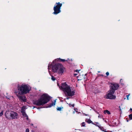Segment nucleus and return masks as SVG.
Segmentation results:
<instances>
[{"instance_id":"f257e3e1","label":"nucleus","mask_w":132,"mask_h":132,"mask_svg":"<svg viewBox=\"0 0 132 132\" xmlns=\"http://www.w3.org/2000/svg\"><path fill=\"white\" fill-rule=\"evenodd\" d=\"M110 89L108 91V93L105 96L106 98L109 99H115L116 98V96L113 95L115 92L116 90L118 89L119 87V85L117 83H110Z\"/></svg>"},{"instance_id":"f03ea898","label":"nucleus","mask_w":132,"mask_h":132,"mask_svg":"<svg viewBox=\"0 0 132 132\" xmlns=\"http://www.w3.org/2000/svg\"><path fill=\"white\" fill-rule=\"evenodd\" d=\"M50 100V97L47 94H43L41 97L37 100H34L33 104L37 106L44 105Z\"/></svg>"},{"instance_id":"7ed1b4c3","label":"nucleus","mask_w":132,"mask_h":132,"mask_svg":"<svg viewBox=\"0 0 132 132\" xmlns=\"http://www.w3.org/2000/svg\"><path fill=\"white\" fill-rule=\"evenodd\" d=\"M18 89L19 94L23 95L29 93L31 87L28 85L23 84L21 85H18Z\"/></svg>"},{"instance_id":"20e7f679","label":"nucleus","mask_w":132,"mask_h":132,"mask_svg":"<svg viewBox=\"0 0 132 132\" xmlns=\"http://www.w3.org/2000/svg\"><path fill=\"white\" fill-rule=\"evenodd\" d=\"M62 5V3H60V2L56 3L54 7L53 10L54 12L53 13V14L56 15L60 13L61 7Z\"/></svg>"},{"instance_id":"39448f33","label":"nucleus","mask_w":132,"mask_h":132,"mask_svg":"<svg viewBox=\"0 0 132 132\" xmlns=\"http://www.w3.org/2000/svg\"><path fill=\"white\" fill-rule=\"evenodd\" d=\"M75 91L74 90L71 91L70 88V87L69 89H67L65 93L66 95L72 97L75 95Z\"/></svg>"},{"instance_id":"423d86ee","label":"nucleus","mask_w":132,"mask_h":132,"mask_svg":"<svg viewBox=\"0 0 132 132\" xmlns=\"http://www.w3.org/2000/svg\"><path fill=\"white\" fill-rule=\"evenodd\" d=\"M61 87V89L65 93L67 89H69L70 87L65 82L62 84Z\"/></svg>"},{"instance_id":"0eeeda50","label":"nucleus","mask_w":132,"mask_h":132,"mask_svg":"<svg viewBox=\"0 0 132 132\" xmlns=\"http://www.w3.org/2000/svg\"><path fill=\"white\" fill-rule=\"evenodd\" d=\"M60 64L59 63H56L53 65L52 66V71L54 72H56L57 70H59L60 67L59 65H60Z\"/></svg>"},{"instance_id":"6e6552de","label":"nucleus","mask_w":132,"mask_h":132,"mask_svg":"<svg viewBox=\"0 0 132 132\" xmlns=\"http://www.w3.org/2000/svg\"><path fill=\"white\" fill-rule=\"evenodd\" d=\"M17 96L21 102H27V98L25 96L17 95Z\"/></svg>"},{"instance_id":"1a4fd4ad","label":"nucleus","mask_w":132,"mask_h":132,"mask_svg":"<svg viewBox=\"0 0 132 132\" xmlns=\"http://www.w3.org/2000/svg\"><path fill=\"white\" fill-rule=\"evenodd\" d=\"M59 71L58 73L59 74H61L63 73L64 72V70L65 69V68L63 67V66L62 64H60V65H59Z\"/></svg>"},{"instance_id":"9d476101","label":"nucleus","mask_w":132,"mask_h":132,"mask_svg":"<svg viewBox=\"0 0 132 132\" xmlns=\"http://www.w3.org/2000/svg\"><path fill=\"white\" fill-rule=\"evenodd\" d=\"M12 111H7L5 113V116L7 118L10 119L11 118V114Z\"/></svg>"},{"instance_id":"9b49d317","label":"nucleus","mask_w":132,"mask_h":132,"mask_svg":"<svg viewBox=\"0 0 132 132\" xmlns=\"http://www.w3.org/2000/svg\"><path fill=\"white\" fill-rule=\"evenodd\" d=\"M18 115V114L16 112L12 111L11 116V118L12 119H17Z\"/></svg>"},{"instance_id":"f8f14e48","label":"nucleus","mask_w":132,"mask_h":132,"mask_svg":"<svg viewBox=\"0 0 132 132\" xmlns=\"http://www.w3.org/2000/svg\"><path fill=\"white\" fill-rule=\"evenodd\" d=\"M86 74H85V75H80L78 76V80H82L83 79H84V80H86L87 78L86 77H85V76H86Z\"/></svg>"},{"instance_id":"ddd939ff","label":"nucleus","mask_w":132,"mask_h":132,"mask_svg":"<svg viewBox=\"0 0 132 132\" xmlns=\"http://www.w3.org/2000/svg\"><path fill=\"white\" fill-rule=\"evenodd\" d=\"M26 109V106H24L22 107L21 110V112L22 113V115L26 113L25 112V109Z\"/></svg>"},{"instance_id":"4468645a","label":"nucleus","mask_w":132,"mask_h":132,"mask_svg":"<svg viewBox=\"0 0 132 132\" xmlns=\"http://www.w3.org/2000/svg\"><path fill=\"white\" fill-rule=\"evenodd\" d=\"M55 102L54 103L52 102L51 103L48 105L47 108H50L51 107V106H53V105H55Z\"/></svg>"},{"instance_id":"2eb2a0df","label":"nucleus","mask_w":132,"mask_h":132,"mask_svg":"<svg viewBox=\"0 0 132 132\" xmlns=\"http://www.w3.org/2000/svg\"><path fill=\"white\" fill-rule=\"evenodd\" d=\"M104 114H106V113H107L108 114H110L111 113L110 111L107 110H106L104 111Z\"/></svg>"},{"instance_id":"dca6fc26","label":"nucleus","mask_w":132,"mask_h":132,"mask_svg":"<svg viewBox=\"0 0 132 132\" xmlns=\"http://www.w3.org/2000/svg\"><path fill=\"white\" fill-rule=\"evenodd\" d=\"M57 61L62 62H64L66 61V60L64 59H62L60 58L57 59Z\"/></svg>"},{"instance_id":"f3484780","label":"nucleus","mask_w":132,"mask_h":132,"mask_svg":"<svg viewBox=\"0 0 132 132\" xmlns=\"http://www.w3.org/2000/svg\"><path fill=\"white\" fill-rule=\"evenodd\" d=\"M86 122L89 124L93 123V122L89 119L86 120Z\"/></svg>"},{"instance_id":"a211bd4d","label":"nucleus","mask_w":132,"mask_h":132,"mask_svg":"<svg viewBox=\"0 0 132 132\" xmlns=\"http://www.w3.org/2000/svg\"><path fill=\"white\" fill-rule=\"evenodd\" d=\"M24 117H26V119L27 120L28 119V117L27 115V114H26V113H24L23 115H22Z\"/></svg>"},{"instance_id":"6ab92c4d","label":"nucleus","mask_w":132,"mask_h":132,"mask_svg":"<svg viewBox=\"0 0 132 132\" xmlns=\"http://www.w3.org/2000/svg\"><path fill=\"white\" fill-rule=\"evenodd\" d=\"M92 124H93V125H95L96 126H97L99 128H100L101 130H102V128H103V127H100L98 125H96V124H95L94 122H93V123H91Z\"/></svg>"},{"instance_id":"aec40b11","label":"nucleus","mask_w":132,"mask_h":132,"mask_svg":"<svg viewBox=\"0 0 132 132\" xmlns=\"http://www.w3.org/2000/svg\"><path fill=\"white\" fill-rule=\"evenodd\" d=\"M63 107H62V108H61V107H57V108H56V109L57 110H58L59 111H61L62 109H63Z\"/></svg>"},{"instance_id":"412c9836","label":"nucleus","mask_w":132,"mask_h":132,"mask_svg":"<svg viewBox=\"0 0 132 132\" xmlns=\"http://www.w3.org/2000/svg\"><path fill=\"white\" fill-rule=\"evenodd\" d=\"M67 104H68L69 105L70 107L72 106L73 107H74V106H75V104H70V103L68 104V103H67Z\"/></svg>"},{"instance_id":"4be33fe9","label":"nucleus","mask_w":132,"mask_h":132,"mask_svg":"<svg viewBox=\"0 0 132 132\" xmlns=\"http://www.w3.org/2000/svg\"><path fill=\"white\" fill-rule=\"evenodd\" d=\"M129 116L130 119L131 120H132V114H129Z\"/></svg>"},{"instance_id":"5701e85b","label":"nucleus","mask_w":132,"mask_h":132,"mask_svg":"<svg viewBox=\"0 0 132 132\" xmlns=\"http://www.w3.org/2000/svg\"><path fill=\"white\" fill-rule=\"evenodd\" d=\"M4 111H2L1 113H0V116H2L3 114Z\"/></svg>"},{"instance_id":"b1692460","label":"nucleus","mask_w":132,"mask_h":132,"mask_svg":"<svg viewBox=\"0 0 132 132\" xmlns=\"http://www.w3.org/2000/svg\"><path fill=\"white\" fill-rule=\"evenodd\" d=\"M51 79L53 81L55 80V78L53 76H52Z\"/></svg>"},{"instance_id":"393cba45","label":"nucleus","mask_w":132,"mask_h":132,"mask_svg":"<svg viewBox=\"0 0 132 132\" xmlns=\"http://www.w3.org/2000/svg\"><path fill=\"white\" fill-rule=\"evenodd\" d=\"M82 126L83 127L85 126V122H83L82 123Z\"/></svg>"},{"instance_id":"a878e982","label":"nucleus","mask_w":132,"mask_h":132,"mask_svg":"<svg viewBox=\"0 0 132 132\" xmlns=\"http://www.w3.org/2000/svg\"><path fill=\"white\" fill-rule=\"evenodd\" d=\"M103 117V116L101 115H100V114H99L98 116V118H102V117Z\"/></svg>"},{"instance_id":"bb28decb","label":"nucleus","mask_w":132,"mask_h":132,"mask_svg":"<svg viewBox=\"0 0 132 132\" xmlns=\"http://www.w3.org/2000/svg\"><path fill=\"white\" fill-rule=\"evenodd\" d=\"M26 132H29V129H27L26 130Z\"/></svg>"},{"instance_id":"cd10ccee","label":"nucleus","mask_w":132,"mask_h":132,"mask_svg":"<svg viewBox=\"0 0 132 132\" xmlns=\"http://www.w3.org/2000/svg\"><path fill=\"white\" fill-rule=\"evenodd\" d=\"M106 75L107 76H108L109 75V73L108 72H107L106 73Z\"/></svg>"},{"instance_id":"c85d7f7f","label":"nucleus","mask_w":132,"mask_h":132,"mask_svg":"<svg viewBox=\"0 0 132 132\" xmlns=\"http://www.w3.org/2000/svg\"><path fill=\"white\" fill-rule=\"evenodd\" d=\"M129 96V95H127V96H126L127 100H129L128 98Z\"/></svg>"},{"instance_id":"c756f323","label":"nucleus","mask_w":132,"mask_h":132,"mask_svg":"<svg viewBox=\"0 0 132 132\" xmlns=\"http://www.w3.org/2000/svg\"><path fill=\"white\" fill-rule=\"evenodd\" d=\"M51 68V66H50L49 65L48 66V69H49L50 68Z\"/></svg>"},{"instance_id":"7c9ffc66","label":"nucleus","mask_w":132,"mask_h":132,"mask_svg":"<svg viewBox=\"0 0 132 132\" xmlns=\"http://www.w3.org/2000/svg\"><path fill=\"white\" fill-rule=\"evenodd\" d=\"M79 71V70H76V71H75L77 72L78 73V72Z\"/></svg>"},{"instance_id":"2f4dec72","label":"nucleus","mask_w":132,"mask_h":132,"mask_svg":"<svg viewBox=\"0 0 132 132\" xmlns=\"http://www.w3.org/2000/svg\"><path fill=\"white\" fill-rule=\"evenodd\" d=\"M74 75L76 76L77 75V73H74Z\"/></svg>"},{"instance_id":"473e14b6","label":"nucleus","mask_w":132,"mask_h":132,"mask_svg":"<svg viewBox=\"0 0 132 132\" xmlns=\"http://www.w3.org/2000/svg\"><path fill=\"white\" fill-rule=\"evenodd\" d=\"M69 97H67L66 98V99H67V100H68V99H69Z\"/></svg>"},{"instance_id":"72a5a7b5","label":"nucleus","mask_w":132,"mask_h":132,"mask_svg":"<svg viewBox=\"0 0 132 132\" xmlns=\"http://www.w3.org/2000/svg\"><path fill=\"white\" fill-rule=\"evenodd\" d=\"M131 111H132V109L130 108V109Z\"/></svg>"},{"instance_id":"f704fd0d","label":"nucleus","mask_w":132,"mask_h":132,"mask_svg":"<svg viewBox=\"0 0 132 132\" xmlns=\"http://www.w3.org/2000/svg\"><path fill=\"white\" fill-rule=\"evenodd\" d=\"M105 121L106 123H107V121H106L105 120Z\"/></svg>"},{"instance_id":"c9c22d12","label":"nucleus","mask_w":132,"mask_h":132,"mask_svg":"<svg viewBox=\"0 0 132 132\" xmlns=\"http://www.w3.org/2000/svg\"><path fill=\"white\" fill-rule=\"evenodd\" d=\"M96 124H98V122H96Z\"/></svg>"},{"instance_id":"e433bc0d","label":"nucleus","mask_w":132,"mask_h":132,"mask_svg":"<svg viewBox=\"0 0 132 132\" xmlns=\"http://www.w3.org/2000/svg\"><path fill=\"white\" fill-rule=\"evenodd\" d=\"M97 113L98 114H99V113L98 112H97Z\"/></svg>"},{"instance_id":"4c0bfd02","label":"nucleus","mask_w":132,"mask_h":132,"mask_svg":"<svg viewBox=\"0 0 132 132\" xmlns=\"http://www.w3.org/2000/svg\"><path fill=\"white\" fill-rule=\"evenodd\" d=\"M127 122H128V120H127Z\"/></svg>"},{"instance_id":"58836bf2","label":"nucleus","mask_w":132,"mask_h":132,"mask_svg":"<svg viewBox=\"0 0 132 132\" xmlns=\"http://www.w3.org/2000/svg\"><path fill=\"white\" fill-rule=\"evenodd\" d=\"M31 125L32 126V125H33V124H31Z\"/></svg>"},{"instance_id":"ea45409f","label":"nucleus","mask_w":132,"mask_h":132,"mask_svg":"<svg viewBox=\"0 0 132 132\" xmlns=\"http://www.w3.org/2000/svg\"><path fill=\"white\" fill-rule=\"evenodd\" d=\"M105 131V132H107V131Z\"/></svg>"},{"instance_id":"a19ab883","label":"nucleus","mask_w":132,"mask_h":132,"mask_svg":"<svg viewBox=\"0 0 132 132\" xmlns=\"http://www.w3.org/2000/svg\"><path fill=\"white\" fill-rule=\"evenodd\" d=\"M32 132H34V131L33 130H32Z\"/></svg>"},{"instance_id":"79ce46f5","label":"nucleus","mask_w":132,"mask_h":132,"mask_svg":"<svg viewBox=\"0 0 132 132\" xmlns=\"http://www.w3.org/2000/svg\"><path fill=\"white\" fill-rule=\"evenodd\" d=\"M85 114V116H87V114Z\"/></svg>"}]
</instances>
